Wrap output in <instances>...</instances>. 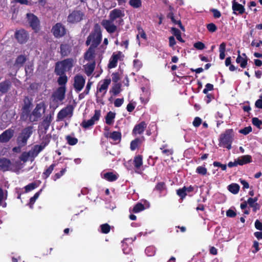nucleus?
Returning a JSON list of instances; mask_svg holds the SVG:
<instances>
[{"instance_id":"e433bc0d","label":"nucleus","mask_w":262,"mask_h":262,"mask_svg":"<svg viewBox=\"0 0 262 262\" xmlns=\"http://www.w3.org/2000/svg\"><path fill=\"white\" fill-rule=\"evenodd\" d=\"M121 91V84L119 83H117L115 84L112 90V92L115 94L116 95L120 93Z\"/></svg>"},{"instance_id":"8fccbe9b","label":"nucleus","mask_w":262,"mask_h":262,"mask_svg":"<svg viewBox=\"0 0 262 262\" xmlns=\"http://www.w3.org/2000/svg\"><path fill=\"white\" fill-rule=\"evenodd\" d=\"M207 29L209 31L211 32H214L216 30V26L212 23H210L208 24L207 26Z\"/></svg>"},{"instance_id":"f257e3e1","label":"nucleus","mask_w":262,"mask_h":262,"mask_svg":"<svg viewBox=\"0 0 262 262\" xmlns=\"http://www.w3.org/2000/svg\"><path fill=\"white\" fill-rule=\"evenodd\" d=\"M102 39V35L100 27L96 25L95 26L94 31L88 37L86 41L87 45H91V47L95 48L100 42Z\"/></svg>"},{"instance_id":"2eb2a0df","label":"nucleus","mask_w":262,"mask_h":262,"mask_svg":"<svg viewBox=\"0 0 262 262\" xmlns=\"http://www.w3.org/2000/svg\"><path fill=\"white\" fill-rule=\"evenodd\" d=\"M54 35L56 37L62 36L66 33L64 27L60 24H56L52 28Z\"/></svg>"},{"instance_id":"ea45409f","label":"nucleus","mask_w":262,"mask_h":262,"mask_svg":"<svg viewBox=\"0 0 262 262\" xmlns=\"http://www.w3.org/2000/svg\"><path fill=\"white\" fill-rule=\"evenodd\" d=\"M110 137L114 141H118L120 139L121 134L119 132H114L111 134Z\"/></svg>"},{"instance_id":"72a5a7b5","label":"nucleus","mask_w":262,"mask_h":262,"mask_svg":"<svg viewBox=\"0 0 262 262\" xmlns=\"http://www.w3.org/2000/svg\"><path fill=\"white\" fill-rule=\"evenodd\" d=\"M41 191H42V189L40 190V191H39L38 192H36L34 194V195L30 199L29 205H30V207L31 208H32L33 205L34 204L35 201L39 197V196Z\"/></svg>"},{"instance_id":"412c9836","label":"nucleus","mask_w":262,"mask_h":262,"mask_svg":"<svg viewBox=\"0 0 262 262\" xmlns=\"http://www.w3.org/2000/svg\"><path fill=\"white\" fill-rule=\"evenodd\" d=\"M252 162V157L250 155L241 156L237 159V162L239 165H243Z\"/></svg>"},{"instance_id":"69168bd1","label":"nucleus","mask_w":262,"mask_h":262,"mask_svg":"<svg viewBox=\"0 0 262 262\" xmlns=\"http://www.w3.org/2000/svg\"><path fill=\"white\" fill-rule=\"evenodd\" d=\"M66 171V169L64 168V169H62L59 173H57L55 175L54 180H56V179H59L61 176L63 175V174L65 173Z\"/></svg>"},{"instance_id":"473e14b6","label":"nucleus","mask_w":262,"mask_h":262,"mask_svg":"<svg viewBox=\"0 0 262 262\" xmlns=\"http://www.w3.org/2000/svg\"><path fill=\"white\" fill-rule=\"evenodd\" d=\"M257 201V198H249L247 203L252 208H253L254 211H256L257 209L256 206L258 205L257 203H256V202Z\"/></svg>"},{"instance_id":"20e7f679","label":"nucleus","mask_w":262,"mask_h":262,"mask_svg":"<svg viewBox=\"0 0 262 262\" xmlns=\"http://www.w3.org/2000/svg\"><path fill=\"white\" fill-rule=\"evenodd\" d=\"M32 133V128L31 127L25 128L18 137L17 141L19 145L21 146L25 145Z\"/></svg>"},{"instance_id":"bb28decb","label":"nucleus","mask_w":262,"mask_h":262,"mask_svg":"<svg viewBox=\"0 0 262 262\" xmlns=\"http://www.w3.org/2000/svg\"><path fill=\"white\" fill-rule=\"evenodd\" d=\"M116 116L115 113L109 112L105 117V122L108 125H112L114 122Z\"/></svg>"},{"instance_id":"774afa93","label":"nucleus","mask_w":262,"mask_h":262,"mask_svg":"<svg viewBox=\"0 0 262 262\" xmlns=\"http://www.w3.org/2000/svg\"><path fill=\"white\" fill-rule=\"evenodd\" d=\"M120 77L118 73H113L112 74V80L113 81L115 82H118V81L119 80Z\"/></svg>"},{"instance_id":"603ef678","label":"nucleus","mask_w":262,"mask_h":262,"mask_svg":"<svg viewBox=\"0 0 262 262\" xmlns=\"http://www.w3.org/2000/svg\"><path fill=\"white\" fill-rule=\"evenodd\" d=\"M252 131V128L250 126L245 127L241 129L239 132L244 135H247Z\"/></svg>"},{"instance_id":"5701e85b","label":"nucleus","mask_w":262,"mask_h":262,"mask_svg":"<svg viewBox=\"0 0 262 262\" xmlns=\"http://www.w3.org/2000/svg\"><path fill=\"white\" fill-rule=\"evenodd\" d=\"M146 127V124L142 122L139 124L136 125L133 129V134L134 135L141 134L143 133L145 128Z\"/></svg>"},{"instance_id":"ddd939ff","label":"nucleus","mask_w":262,"mask_h":262,"mask_svg":"<svg viewBox=\"0 0 262 262\" xmlns=\"http://www.w3.org/2000/svg\"><path fill=\"white\" fill-rule=\"evenodd\" d=\"M111 81L110 79H104L100 81L97 86V93H101L102 95H104L107 91Z\"/></svg>"},{"instance_id":"c85d7f7f","label":"nucleus","mask_w":262,"mask_h":262,"mask_svg":"<svg viewBox=\"0 0 262 262\" xmlns=\"http://www.w3.org/2000/svg\"><path fill=\"white\" fill-rule=\"evenodd\" d=\"M144 138H137L132 141L130 143V149L132 150H134L143 141Z\"/></svg>"},{"instance_id":"9d476101","label":"nucleus","mask_w":262,"mask_h":262,"mask_svg":"<svg viewBox=\"0 0 262 262\" xmlns=\"http://www.w3.org/2000/svg\"><path fill=\"white\" fill-rule=\"evenodd\" d=\"M83 13L80 11H74L68 17V21L71 23H76L80 21L83 17Z\"/></svg>"},{"instance_id":"dca6fc26","label":"nucleus","mask_w":262,"mask_h":262,"mask_svg":"<svg viewBox=\"0 0 262 262\" xmlns=\"http://www.w3.org/2000/svg\"><path fill=\"white\" fill-rule=\"evenodd\" d=\"M66 88L64 86H61L53 95V97L57 101H62L65 96Z\"/></svg>"},{"instance_id":"6ab92c4d","label":"nucleus","mask_w":262,"mask_h":262,"mask_svg":"<svg viewBox=\"0 0 262 262\" xmlns=\"http://www.w3.org/2000/svg\"><path fill=\"white\" fill-rule=\"evenodd\" d=\"M14 130L9 129L1 134V142H7L9 141L13 136Z\"/></svg>"},{"instance_id":"de8ad7c7","label":"nucleus","mask_w":262,"mask_h":262,"mask_svg":"<svg viewBox=\"0 0 262 262\" xmlns=\"http://www.w3.org/2000/svg\"><path fill=\"white\" fill-rule=\"evenodd\" d=\"M52 120V117L51 115L48 116L43 121V125H46L47 127H48L51 121Z\"/></svg>"},{"instance_id":"4be33fe9","label":"nucleus","mask_w":262,"mask_h":262,"mask_svg":"<svg viewBox=\"0 0 262 262\" xmlns=\"http://www.w3.org/2000/svg\"><path fill=\"white\" fill-rule=\"evenodd\" d=\"M27 60V56L25 55H20L16 59L14 66L16 68H19L23 66Z\"/></svg>"},{"instance_id":"f8f14e48","label":"nucleus","mask_w":262,"mask_h":262,"mask_svg":"<svg viewBox=\"0 0 262 262\" xmlns=\"http://www.w3.org/2000/svg\"><path fill=\"white\" fill-rule=\"evenodd\" d=\"M27 17L32 29L35 32H37L39 29V22L37 17L32 14H28Z\"/></svg>"},{"instance_id":"423d86ee","label":"nucleus","mask_w":262,"mask_h":262,"mask_svg":"<svg viewBox=\"0 0 262 262\" xmlns=\"http://www.w3.org/2000/svg\"><path fill=\"white\" fill-rule=\"evenodd\" d=\"M73 115V108L68 106L62 109L57 114V121H60L66 118H70Z\"/></svg>"},{"instance_id":"a19ab883","label":"nucleus","mask_w":262,"mask_h":262,"mask_svg":"<svg viewBox=\"0 0 262 262\" xmlns=\"http://www.w3.org/2000/svg\"><path fill=\"white\" fill-rule=\"evenodd\" d=\"M196 172L202 175H205L207 173V169L203 166H199L196 169Z\"/></svg>"},{"instance_id":"37998d69","label":"nucleus","mask_w":262,"mask_h":262,"mask_svg":"<svg viewBox=\"0 0 262 262\" xmlns=\"http://www.w3.org/2000/svg\"><path fill=\"white\" fill-rule=\"evenodd\" d=\"M67 81V78L65 76H60L58 80V83L61 86H64V85L66 84Z\"/></svg>"},{"instance_id":"c756f323","label":"nucleus","mask_w":262,"mask_h":262,"mask_svg":"<svg viewBox=\"0 0 262 262\" xmlns=\"http://www.w3.org/2000/svg\"><path fill=\"white\" fill-rule=\"evenodd\" d=\"M239 189V186L238 184L233 183L228 186V190L233 194L238 193Z\"/></svg>"},{"instance_id":"4c0bfd02","label":"nucleus","mask_w":262,"mask_h":262,"mask_svg":"<svg viewBox=\"0 0 262 262\" xmlns=\"http://www.w3.org/2000/svg\"><path fill=\"white\" fill-rule=\"evenodd\" d=\"M101 232L103 233H108L110 231V226L107 224H104L100 226Z\"/></svg>"},{"instance_id":"cd10ccee","label":"nucleus","mask_w":262,"mask_h":262,"mask_svg":"<svg viewBox=\"0 0 262 262\" xmlns=\"http://www.w3.org/2000/svg\"><path fill=\"white\" fill-rule=\"evenodd\" d=\"M95 63V62H92L84 66L85 73L88 76H90L94 71Z\"/></svg>"},{"instance_id":"7ed1b4c3","label":"nucleus","mask_w":262,"mask_h":262,"mask_svg":"<svg viewBox=\"0 0 262 262\" xmlns=\"http://www.w3.org/2000/svg\"><path fill=\"white\" fill-rule=\"evenodd\" d=\"M101 117V111L100 110H95L94 115L90 119L84 120L81 123V126L84 128H89L94 125L97 122Z\"/></svg>"},{"instance_id":"393cba45","label":"nucleus","mask_w":262,"mask_h":262,"mask_svg":"<svg viewBox=\"0 0 262 262\" xmlns=\"http://www.w3.org/2000/svg\"><path fill=\"white\" fill-rule=\"evenodd\" d=\"M101 176L103 179L111 182L115 181L118 178V176L113 172L102 173Z\"/></svg>"},{"instance_id":"aec40b11","label":"nucleus","mask_w":262,"mask_h":262,"mask_svg":"<svg viewBox=\"0 0 262 262\" xmlns=\"http://www.w3.org/2000/svg\"><path fill=\"white\" fill-rule=\"evenodd\" d=\"M247 57L246 56V54L243 53L242 55L238 54L236 59V62L237 63L240 64L241 67L242 68H246L247 64Z\"/></svg>"},{"instance_id":"a18cd8bd","label":"nucleus","mask_w":262,"mask_h":262,"mask_svg":"<svg viewBox=\"0 0 262 262\" xmlns=\"http://www.w3.org/2000/svg\"><path fill=\"white\" fill-rule=\"evenodd\" d=\"M7 195V192H3L1 190V206L3 207H5L6 206V203L2 201V200L6 199Z\"/></svg>"},{"instance_id":"0e129e2a","label":"nucleus","mask_w":262,"mask_h":262,"mask_svg":"<svg viewBox=\"0 0 262 262\" xmlns=\"http://www.w3.org/2000/svg\"><path fill=\"white\" fill-rule=\"evenodd\" d=\"M135 106H136L135 104H134L133 103H129L127 105L126 108H127V111L129 112H132L134 110Z\"/></svg>"},{"instance_id":"a878e982","label":"nucleus","mask_w":262,"mask_h":262,"mask_svg":"<svg viewBox=\"0 0 262 262\" xmlns=\"http://www.w3.org/2000/svg\"><path fill=\"white\" fill-rule=\"evenodd\" d=\"M12 165L9 160L6 159H1V170L6 171L11 169Z\"/></svg>"},{"instance_id":"1a4fd4ad","label":"nucleus","mask_w":262,"mask_h":262,"mask_svg":"<svg viewBox=\"0 0 262 262\" xmlns=\"http://www.w3.org/2000/svg\"><path fill=\"white\" fill-rule=\"evenodd\" d=\"M45 112V108L41 104L37 105L32 114L30 116L31 121H35L40 118Z\"/></svg>"},{"instance_id":"0eeeda50","label":"nucleus","mask_w":262,"mask_h":262,"mask_svg":"<svg viewBox=\"0 0 262 262\" xmlns=\"http://www.w3.org/2000/svg\"><path fill=\"white\" fill-rule=\"evenodd\" d=\"M95 48L90 47L85 54V59L92 62H97L101 60V56L95 53Z\"/></svg>"},{"instance_id":"09e8293b","label":"nucleus","mask_w":262,"mask_h":262,"mask_svg":"<svg viewBox=\"0 0 262 262\" xmlns=\"http://www.w3.org/2000/svg\"><path fill=\"white\" fill-rule=\"evenodd\" d=\"M54 164H52L50 167L46 170L43 173V174L46 175V177H48L53 170L54 167Z\"/></svg>"},{"instance_id":"79ce46f5","label":"nucleus","mask_w":262,"mask_h":262,"mask_svg":"<svg viewBox=\"0 0 262 262\" xmlns=\"http://www.w3.org/2000/svg\"><path fill=\"white\" fill-rule=\"evenodd\" d=\"M37 187V186L36 185L35 183H32L29 184V185L25 186V191L26 192H29V191L33 190Z\"/></svg>"},{"instance_id":"7c9ffc66","label":"nucleus","mask_w":262,"mask_h":262,"mask_svg":"<svg viewBox=\"0 0 262 262\" xmlns=\"http://www.w3.org/2000/svg\"><path fill=\"white\" fill-rule=\"evenodd\" d=\"M172 34L176 36L177 39L180 42H183L184 41L181 37V33L179 30L175 28L171 29Z\"/></svg>"},{"instance_id":"f3484780","label":"nucleus","mask_w":262,"mask_h":262,"mask_svg":"<svg viewBox=\"0 0 262 262\" xmlns=\"http://www.w3.org/2000/svg\"><path fill=\"white\" fill-rule=\"evenodd\" d=\"M134 165L136 168V172L141 173L142 171L141 167L143 165V158L141 156H136L134 159Z\"/></svg>"},{"instance_id":"338daca9","label":"nucleus","mask_w":262,"mask_h":262,"mask_svg":"<svg viewBox=\"0 0 262 262\" xmlns=\"http://www.w3.org/2000/svg\"><path fill=\"white\" fill-rule=\"evenodd\" d=\"M255 227L257 229L262 230V223L258 220L255 221Z\"/></svg>"},{"instance_id":"864d4df0","label":"nucleus","mask_w":262,"mask_h":262,"mask_svg":"<svg viewBox=\"0 0 262 262\" xmlns=\"http://www.w3.org/2000/svg\"><path fill=\"white\" fill-rule=\"evenodd\" d=\"M69 144L71 145H73L76 144L77 143V139L74 138L68 137L67 138Z\"/></svg>"},{"instance_id":"052dcab7","label":"nucleus","mask_w":262,"mask_h":262,"mask_svg":"<svg viewBox=\"0 0 262 262\" xmlns=\"http://www.w3.org/2000/svg\"><path fill=\"white\" fill-rule=\"evenodd\" d=\"M177 194L182 198H184L186 194V192L184 191L183 188L177 190Z\"/></svg>"},{"instance_id":"b1692460","label":"nucleus","mask_w":262,"mask_h":262,"mask_svg":"<svg viewBox=\"0 0 262 262\" xmlns=\"http://www.w3.org/2000/svg\"><path fill=\"white\" fill-rule=\"evenodd\" d=\"M232 9L234 14H236V12L239 14H243L245 11L244 6L235 1L232 3Z\"/></svg>"},{"instance_id":"e2e57ef3","label":"nucleus","mask_w":262,"mask_h":262,"mask_svg":"<svg viewBox=\"0 0 262 262\" xmlns=\"http://www.w3.org/2000/svg\"><path fill=\"white\" fill-rule=\"evenodd\" d=\"M43 148V147L41 145H36L34 147V152H35V155H37Z\"/></svg>"},{"instance_id":"a211bd4d","label":"nucleus","mask_w":262,"mask_h":262,"mask_svg":"<svg viewBox=\"0 0 262 262\" xmlns=\"http://www.w3.org/2000/svg\"><path fill=\"white\" fill-rule=\"evenodd\" d=\"M15 37L19 42L24 43L27 40L28 34L24 30H18L15 33Z\"/></svg>"},{"instance_id":"c9c22d12","label":"nucleus","mask_w":262,"mask_h":262,"mask_svg":"<svg viewBox=\"0 0 262 262\" xmlns=\"http://www.w3.org/2000/svg\"><path fill=\"white\" fill-rule=\"evenodd\" d=\"M227 143H231L230 137L229 135H224L221 138V143L224 145Z\"/></svg>"},{"instance_id":"58836bf2","label":"nucleus","mask_w":262,"mask_h":262,"mask_svg":"<svg viewBox=\"0 0 262 262\" xmlns=\"http://www.w3.org/2000/svg\"><path fill=\"white\" fill-rule=\"evenodd\" d=\"M130 5L134 8H139L141 5V0H130Z\"/></svg>"},{"instance_id":"6e6d98bb","label":"nucleus","mask_w":262,"mask_h":262,"mask_svg":"<svg viewBox=\"0 0 262 262\" xmlns=\"http://www.w3.org/2000/svg\"><path fill=\"white\" fill-rule=\"evenodd\" d=\"M202 120L199 117H195L193 121V125L195 127H198L201 123Z\"/></svg>"},{"instance_id":"f704fd0d","label":"nucleus","mask_w":262,"mask_h":262,"mask_svg":"<svg viewBox=\"0 0 262 262\" xmlns=\"http://www.w3.org/2000/svg\"><path fill=\"white\" fill-rule=\"evenodd\" d=\"M145 209V207L141 203L137 204L133 208V212L135 213L139 212Z\"/></svg>"},{"instance_id":"bf43d9fd","label":"nucleus","mask_w":262,"mask_h":262,"mask_svg":"<svg viewBox=\"0 0 262 262\" xmlns=\"http://www.w3.org/2000/svg\"><path fill=\"white\" fill-rule=\"evenodd\" d=\"M213 165L216 167H220L223 170H226L227 167L226 165L222 164L218 162H214L213 163Z\"/></svg>"},{"instance_id":"3c124183","label":"nucleus","mask_w":262,"mask_h":262,"mask_svg":"<svg viewBox=\"0 0 262 262\" xmlns=\"http://www.w3.org/2000/svg\"><path fill=\"white\" fill-rule=\"evenodd\" d=\"M213 89V85L210 83H207L205 85V88L203 90V93L204 94H207L208 91L212 90Z\"/></svg>"},{"instance_id":"4468645a","label":"nucleus","mask_w":262,"mask_h":262,"mask_svg":"<svg viewBox=\"0 0 262 262\" xmlns=\"http://www.w3.org/2000/svg\"><path fill=\"white\" fill-rule=\"evenodd\" d=\"M101 25L108 33H114L117 30V27L114 25V21L111 19L102 20Z\"/></svg>"},{"instance_id":"4d7b16f0","label":"nucleus","mask_w":262,"mask_h":262,"mask_svg":"<svg viewBox=\"0 0 262 262\" xmlns=\"http://www.w3.org/2000/svg\"><path fill=\"white\" fill-rule=\"evenodd\" d=\"M226 215L228 217H233L235 216L236 213L233 210L229 209L226 212Z\"/></svg>"},{"instance_id":"9b49d317","label":"nucleus","mask_w":262,"mask_h":262,"mask_svg":"<svg viewBox=\"0 0 262 262\" xmlns=\"http://www.w3.org/2000/svg\"><path fill=\"white\" fill-rule=\"evenodd\" d=\"M85 84V79L80 75H77L74 77V87L76 91L79 92L82 90Z\"/></svg>"},{"instance_id":"6e6552de","label":"nucleus","mask_w":262,"mask_h":262,"mask_svg":"<svg viewBox=\"0 0 262 262\" xmlns=\"http://www.w3.org/2000/svg\"><path fill=\"white\" fill-rule=\"evenodd\" d=\"M123 57V54L121 52L114 53L110 59L108 67L110 69L116 67L118 61L122 60Z\"/></svg>"},{"instance_id":"49530a36","label":"nucleus","mask_w":262,"mask_h":262,"mask_svg":"<svg viewBox=\"0 0 262 262\" xmlns=\"http://www.w3.org/2000/svg\"><path fill=\"white\" fill-rule=\"evenodd\" d=\"M252 123L255 126L260 127L262 124V121L257 118H253L252 119Z\"/></svg>"},{"instance_id":"f03ea898","label":"nucleus","mask_w":262,"mask_h":262,"mask_svg":"<svg viewBox=\"0 0 262 262\" xmlns=\"http://www.w3.org/2000/svg\"><path fill=\"white\" fill-rule=\"evenodd\" d=\"M75 63L72 59H67L57 63L55 72L59 75H62L65 72L70 71Z\"/></svg>"},{"instance_id":"13d9d810","label":"nucleus","mask_w":262,"mask_h":262,"mask_svg":"<svg viewBox=\"0 0 262 262\" xmlns=\"http://www.w3.org/2000/svg\"><path fill=\"white\" fill-rule=\"evenodd\" d=\"M123 99L122 98H118L116 99L114 102L115 106L116 107L120 106L123 104Z\"/></svg>"},{"instance_id":"680f3d73","label":"nucleus","mask_w":262,"mask_h":262,"mask_svg":"<svg viewBox=\"0 0 262 262\" xmlns=\"http://www.w3.org/2000/svg\"><path fill=\"white\" fill-rule=\"evenodd\" d=\"M255 106L257 108H262V95L260 96L259 99L256 101Z\"/></svg>"},{"instance_id":"39448f33","label":"nucleus","mask_w":262,"mask_h":262,"mask_svg":"<svg viewBox=\"0 0 262 262\" xmlns=\"http://www.w3.org/2000/svg\"><path fill=\"white\" fill-rule=\"evenodd\" d=\"M124 11L122 10L115 9L110 12V19L111 20L115 21L117 19H118L117 22L119 24H122L123 23V17L124 16Z\"/></svg>"},{"instance_id":"5fc2aeb1","label":"nucleus","mask_w":262,"mask_h":262,"mask_svg":"<svg viewBox=\"0 0 262 262\" xmlns=\"http://www.w3.org/2000/svg\"><path fill=\"white\" fill-rule=\"evenodd\" d=\"M176 44L175 39L173 36H170L169 37V47L173 48L174 45Z\"/></svg>"},{"instance_id":"c03bdc74","label":"nucleus","mask_w":262,"mask_h":262,"mask_svg":"<svg viewBox=\"0 0 262 262\" xmlns=\"http://www.w3.org/2000/svg\"><path fill=\"white\" fill-rule=\"evenodd\" d=\"M194 47L195 48L198 50H203L205 48V45L200 41H198L195 42L194 45Z\"/></svg>"},{"instance_id":"2f4dec72","label":"nucleus","mask_w":262,"mask_h":262,"mask_svg":"<svg viewBox=\"0 0 262 262\" xmlns=\"http://www.w3.org/2000/svg\"><path fill=\"white\" fill-rule=\"evenodd\" d=\"M70 48L69 45L66 44H62L61 45L60 51L61 53L63 56H66L70 52Z\"/></svg>"}]
</instances>
